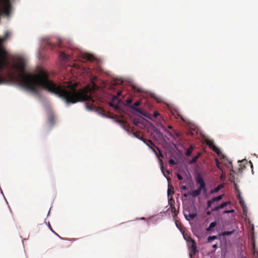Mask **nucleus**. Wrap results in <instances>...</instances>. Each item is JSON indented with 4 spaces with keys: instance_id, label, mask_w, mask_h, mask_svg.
<instances>
[{
    "instance_id": "22",
    "label": "nucleus",
    "mask_w": 258,
    "mask_h": 258,
    "mask_svg": "<svg viewBox=\"0 0 258 258\" xmlns=\"http://www.w3.org/2000/svg\"><path fill=\"white\" fill-rule=\"evenodd\" d=\"M47 226L49 228L50 231L53 233L54 234H55L56 236H57L58 238H59L60 239H64L63 238H61L56 232H55L54 231H52V229L50 226V223L48 222V224H47Z\"/></svg>"
},
{
    "instance_id": "6",
    "label": "nucleus",
    "mask_w": 258,
    "mask_h": 258,
    "mask_svg": "<svg viewBox=\"0 0 258 258\" xmlns=\"http://www.w3.org/2000/svg\"><path fill=\"white\" fill-rule=\"evenodd\" d=\"M154 134V138L155 139L160 143L161 141H164L165 140V137H164V135L161 133V132L158 130Z\"/></svg>"
},
{
    "instance_id": "3",
    "label": "nucleus",
    "mask_w": 258,
    "mask_h": 258,
    "mask_svg": "<svg viewBox=\"0 0 258 258\" xmlns=\"http://www.w3.org/2000/svg\"><path fill=\"white\" fill-rule=\"evenodd\" d=\"M128 107L132 109V110L135 111L136 112H138L141 115H142L145 117H147L149 119H150V120L152 119L150 114L144 112L143 110H141L140 108H137L133 106H128Z\"/></svg>"
},
{
    "instance_id": "17",
    "label": "nucleus",
    "mask_w": 258,
    "mask_h": 258,
    "mask_svg": "<svg viewBox=\"0 0 258 258\" xmlns=\"http://www.w3.org/2000/svg\"><path fill=\"white\" fill-rule=\"evenodd\" d=\"M240 204H241V205L242 206V208H243V212L244 213V214H246L247 213V207H246V205L244 201V200H241V203H240Z\"/></svg>"
},
{
    "instance_id": "54",
    "label": "nucleus",
    "mask_w": 258,
    "mask_h": 258,
    "mask_svg": "<svg viewBox=\"0 0 258 258\" xmlns=\"http://www.w3.org/2000/svg\"><path fill=\"white\" fill-rule=\"evenodd\" d=\"M116 101H117V103H122V104H124V103L122 102V101L120 99H117Z\"/></svg>"
},
{
    "instance_id": "50",
    "label": "nucleus",
    "mask_w": 258,
    "mask_h": 258,
    "mask_svg": "<svg viewBox=\"0 0 258 258\" xmlns=\"http://www.w3.org/2000/svg\"><path fill=\"white\" fill-rule=\"evenodd\" d=\"M138 139L142 141L144 144H146V141L142 137H139Z\"/></svg>"
},
{
    "instance_id": "7",
    "label": "nucleus",
    "mask_w": 258,
    "mask_h": 258,
    "mask_svg": "<svg viewBox=\"0 0 258 258\" xmlns=\"http://www.w3.org/2000/svg\"><path fill=\"white\" fill-rule=\"evenodd\" d=\"M55 124L54 117V115L50 113L48 116L47 120V125L50 128L53 127Z\"/></svg>"
},
{
    "instance_id": "42",
    "label": "nucleus",
    "mask_w": 258,
    "mask_h": 258,
    "mask_svg": "<svg viewBox=\"0 0 258 258\" xmlns=\"http://www.w3.org/2000/svg\"><path fill=\"white\" fill-rule=\"evenodd\" d=\"M176 176L179 180H181L183 178L182 176L178 173H177Z\"/></svg>"
},
{
    "instance_id": "14",
    "label": "nucleus",
    "mask_w": 258,
    "mask_h": 258,
    "mask_svg": "<svg viewBox=\"0 0 258 258\" xmlns=\"http://www.w3.org/2000/svg\"><path fill=\"white\" fill-rule=\"evenodd\" d=\"M143 119L148 123V124L149 125L150 130H151L152 132H153V134L158 130V129L156 127H155L152 123L146 120L145 119L143 118Z\"/></svg>"
},
{
    "instance_id": "5",
    "label": "nucleus",
    "mask_w": 258,
    "mask_h": 258,
    "mask_svg": "<svg viewBox=\"0 0 258 258\" xmlns=\"http://www.w3.org/2000/svg\"><path fill=\"white\" fill-rule=\"evenodd\" d=\"M224 194H222L221 195H219V196L217 197H215V198H212L211 200H209L208 202H207V206H208V208H210L212 203L215 202H218L220 200H221L223 198V197H224Z\"/></svg>"
},
{
    "instance_id": "4",
    "label": "nucleus",
    "mask_w": 258,
    "mask_h": 258,
    "mask_svg": "<svg viewBox=\"0 0 258 258\" xmlns=\"http://www.w3.org/2000/svg\"><path fill=\"white\" fill-rule=\"evenodd\" d=\"M183 214L185 219L188 221H190L191 219L195 218L197 216L196 212L190 213L189 211H188V213H186V211H183Z\"/></svg>"
},
{
    "instance_id": "45",
    "label": "nucleus",
    "mask_w": 258,
    "mask_h": 258,
    "mask_svg": "<svg viewBox=\"0 0 258 258\" xmlns=\"http://www.w3.org/2000/svg\"><path fill=\"white\" fill-rule=\"evenodd\" d=\"M102 116H103L104 118H110V119L112 118V116H108L104 113V114H102Z\"/></svg>"
},
{
    "instance_id": "18",
    "label": "nucleus",
    "mask_w": 258,
    "mask_h": 258,
    "mask_svg": "<svg viewBox=\"0 0 258 258\" xmlns=\"http://www.w3.org/2000/svg\"><path fill=\"white\" fill-rule=\"evenodd\" d=\"M235 231V229H233L231 231H223L221 233V235L223 236H228L233 234Z\"/></svg>"
},
{
    "instance_id": "8",
    "label": "nucleus",
    "mask_w": 258,
    "mask_h": 258,
    "mask_svg": "<svg viewBox=\"0 0 258 258\" xmlns=\"http://www.w3.org/2000/svg\"><path fill=\"white\" fill-rule=\"evenodd\" d=\"M202 191H203V189L198 187L196 190L193 191H189L188 195L193 198H196L201 195Z\"/></svg>"
},
{
    "instance_id": "62",
    "label": "nucleus",
    "mask_w": 258,
    "mask_h": 258,
    "mask_svg": "<svg viewBox=\"0 0 258 258\" xmlns=\"http://www.w3.org/2000/svg\"><path fill=\"white\" fill-rule=\"evenodd\" d=\"M188 149H190V151H192L193 149V147L192 146H190Z\"/></svg>"
},
{
    "instance_id": "40",
    "label": "nucleus",
    "mask_w": 258,
    "mask_h": 258,
    "mask_svg": "<svg viewBox=\"0 0 258 258\" xmlns=\"http://www.w3.org/2000/svg\"><path fill=\"white\" fill-rule=\"evenodd\" d=\"M155 148L157 149V150L159 151V155L158 156V157H160L162 158L163 157V155L161 153V151L160 150V149L157 147H155Z\"/></svg>"
},
{
    "instance_id": "38",
    "label": "nucleus",
    "mask_w": 258,
    "mask_h": 258,
    "mask_svg": "<svg viewBox=\"0 0 258 258\" xmlns=\"http://www.w3.org/2000/svg\"><path fill=\"white\" fill-rule=\"evenodd\" d=\"M119 125L120 126V127L124 130V131H126V128L125 127V126H124V125L123 124V121H122V122L119 124Z\"/></svg>"
},
{
    "instance_id": "58",
    "label": "nucleus",
    "mask_w": 258,
    "mask_h": 258,
    "mask_svg": "<svg viewBox=\"0 0 258 258\" xmlns=\"http://www.w3.org/2000/svg\"><path fill=\"white\" fill-rule=\"evenodd\" d=\"M188 196H189V195H188V194H184L183 195V196L184 197H185V198H187Z\"/></svg>"
},
{
    "instance_id": "15",
    "label": "nucleus",
    "mask_w": 258,
    "mask_h": 258,
    "mask_svg": "<svg viewBox=\"0 0 258 258\" xmlns=\"http://www.w3.org/2000/svg\"><path fill=\"white\" fill-rule=\"evenodd\" d=\"M83 57L84 59L89 61H92L94 59L93 55L89 53H85L83 55Z\"/></svg>"
},
{
    "instance_id": "39",
    "label": "nucleus",
    "mask_w": 258,
    "mask_h": 258,
    "mask_svg": "<svg viewBox=\"0 0 258 258\" xmlns=\"http://www.w3.org/2000/svg\"><path fill=\"white\" fill-rule=\"evenodd\" d=\"M165 132L170 137H172L173 138H174V136L172 135V134L169 132L168 131L166 128H165Z\"/></svg>"
},
{
    "instance_id": "57",
    "label": "nucleus",
    "mask_w": 258,
    "mask_h": 258,
    "mask_svg": "<svg viewBox=\"0 0 258 258\" xmlns=\"http://www.w3.org/2000/svg\"><path fill=\"white\" fill-rule=\"evenodd\" d=\"M211 212H212V211H211H211H207V213H206L207 215H210V214H211Z\"/></svg>"
},
{
    "instance_id": "34",
    "label": "nucleus",
    "mask_w": 258,
    "mask_h": 258,
    "mask_svg": "<svg viewBox=\"0 0 258 258\" xmlns=\"http://www.w3.org/2000/svg\"><path fill=\"white\" fill-rule=\"evenodd\" d=\"M219 209H220V206L219 205V206H217L215 207L214 208H212L211 209V211L212 212H214V211H218Z\"/></svg>"
},
{
    "instance_id": "47",
    "label": "nucleus",
    "mask_w": 258,
    "mask_h": 258,
    "mask_svg": "<svg viewBox=\"0 0 258 258\" xmlns=\"http://www.w3.org/2000/svg\"><path fill=\"white\" fill-rule=\"evenodd\" d=\"M96 111L97 112V113L99 115H101L102 116V114H104L103 113H102L101 112L99 111L97 109H95V111Z\"/></svg>"
},
{
    "instance_id": "55",
    "label": "nucleus",
    "mask_w": 258,
    "mask_h": 258,
    "mask_svg": "<svg viewBox=\"0 0 258 258\" xmlns=\"http://www.w3.org/2000/svg\"><path fill=\"white\" fill-rule=\"evenodd\" d=\"M250 168L251 169V173H252V174H253L254 172H253V165H252V164H251L250 165Z\"/></svg>"
},
{
    "instance_id": "37",
    "label": "nucleus",
    "mask_w": 258,
    "mask_h": 258,
    "mask_svg": "<svg viewBox=\"0 0 258 258\" xmlns=\"http://www.w3.org/2000/svg\"><path fill=\"white\" fill-rule=\"evenodd\" d=\"M169 163L171 164H177V162H176L174 160L172 159H169Z\"/></svg>"
},
{
    "instance_id": "32",
    "label": "nucleus",
    "mask_w": 258,
    "mask_h": 258,
    "mask_svg": "<svg viewBox=\"0 0 258 258\" xmlns=\"http://www.w3.org/2000/svg\"><path fill=\"white\" fill-rule=\"evenodd\" d=\"M111 119H112L114 122H115V123H117L119 124L122 122L121 120H118L114 117H112V118Z\"/></svg>"
},
{
    "instance_id": "41",
    "label": "nucleus",
    "mask_w": 258,
    "mask_h": 258,
    "mask_svg": "<svg viewBox=\"0 0 258 258\" xmlns=\"http://www.w3.org/2000/svg\"><path fill=\"white\" fill-rule=\"evenodd\" d=\"M126 102H127V104H124V105H125V106H127V107H128V106H129V105H128V104H130L132 103V99H127V100H126Z\"/></svg>"
},
{
    "instance_id": "26",
    "label": "nucleus",
    "mask_w": 258,
    "mask_h": 258,
    "mask_svg": "<svg viewBox=\"0 0 258 258\" xmlns=\"http://www.w3.org/2000/svg\"><path fill=\"white\" fill-rule=\"evenodd\" d=\"M212 150L214 151L218 155H220L221 154V150L217 147H215Z\"/></svg>"
},
{
    "instance_id": "59",
    "label": "nucleus",
    "mask_w": 258,
    "mask_h": 258,
    "mask_svg": "<svg viewBox=\"0 0 258 258\" xmlns=\"http://www.w3.org/2000/svg\"><path fill=\"white\" fill-rule=\"evenodd\" d=\"M133 136H134V137H135V138H137V139H138V138H139V137H138V136L136 134H135V133H134V134H133Z\"/></svg>"
},
{
    "instance_id": "51",
    "label": "nucleus",
    "mask_w": 258,
    "mask_h": 258,
    "mask_svg": "<svg viewBox=\"0 0 258 258\" xmlns=\"http://www.w3.org/2000/svg\"><path fill=\"white\" fill-rule=\"evenodd\" d=\"M159 114H159V112H158L156 111V112H155L154 113V114H153V115H154V116L155 117H157V116H158L159 115Z\"/></svg>"
},
{
    "instance_id": "9",
    "label": "nucleus",
    "mask_w": 258,
    "mask_h": 258,
    "mask_svg": "<svg viewBox=\"0 0 258 258\" xmlns=\"http://www.w3.org/2000/svg\"><path fill=\"white\" fill-rule=\"evenodd\" d=\"M150 149H151L154 154H156V150L151 146L152 145L156 147L155 145L153 144V143L152 142L151 140H149L147 142H146V144H145Z\"/></svg>"
},
{
    "instance_id": "61",
    "label": "nucleus",
    "mask_w": 258,
    "mask_h": 258,
    "mask_svg": "<svg viewBox=\"0 0 258 258\" xmlns=\"http://www.w3.org/2000/svg\"><path fill=\"white\" fill-rule=\"evenodd\" d=\"M212 229L210 228V227L209 226L207 229H206V230L207 231H210Z\"/></svg>"
},
{
    "instance_id": "1",
    "label": "nucleus",
    "mask_w": 258,
    "mask_h": 258,
    "mask_svg": "<svg viewBox=\"0 0 258 258\" xmlns=\"http://www.w3.org/2000/svg\"><path fill=\"white\" fill-rule=\"evenodd\" d=\"M25 67V62L22 59L14 60L9 63L5 56H0V71L8 68L11 79L19 80L23 88L36 95H39L38 87L44 89L64 101L67 106L91 99L86 89L77 90L73 85H57L49 79L45 71L39 70L35 73H26Z\"/></svg>"
},
{
    "instance_id": "12",
    "label": "nucleus",
    "mask_w": 258,
    "mask_h": 258,
    "mask_svg": "<svg viewBox=\"0 0 258 258\" xmlns=\"http://www.w3.org/2000/svg\"><path fill=\"white\" fill-rule=\"evenodd\" d=\"M224 184H221L218 185L214 189H212L211 190L210 194H214L215 193L218 192L221 188H222L224 187Z\"/></svg>"
},
{
    "instance_id": "56",
    "label": "nucleus",
    "mask_w": 258,
    "mask_h": 258,
    "mask_svg": "<svg viewBox=\"0 0 258 258\" xmlns=\"http://www.w3.org/2000/svg\"><path fill=\"white\" fill-rule=\"evenodd\" d=\"M176 113H177V115H178V116H180V117H181V118L182 120H183V119L182 117V116L179 114V112H178V111H176Z\"/></svg>"
},
{
    "instance_id": "16",
    "label": "nucleus",
    "mask_w": 258,
    "mask_h": 258,
    "mask_svg": "<svg viewBox=\"0 0 258 258\" xmlns=\"http://www.w3.org/2000/svg\"><path fill=\"white\" fill-rule=\"evenodd\" d=\"M200 155H201L200 153H199L197 155V156L194 157L190 160H189L188 161V163L190 164L195 163L197 162V161L198 159L199 158V156H200Z\"/></svg>"
},
{
    "instance_id": "25",
    "label": "nucleus",
    "mask_w": 258,
    "mask_h": 258,
    "mask_svg": "<svg viewBox=\"0 0 258 258\" xmlns=\"http://www.w3.org/2000/svg\"><path fill=\"white\" fill-rule=\"evenodd\" d=\"M10 83L9 80L2 79L0 77V84H8Z\"/></svg>"
},
{
    "instance_id": "20",
    "label": "nucleus",
    "mask_w": 258,
    "mask_h": 258,
    "mask_svg": "<svg viewBox=\"0 0 258 258\" xmlns=\"http://www.w3.org/2000/svg\"><path fill=\"white\" fill-rule=\"evenodd\" d=\"M191 242L192 243V249L194 253H196V252H198V250L197 249V246L196 245V242L194 239L191 240Z\"/></svg>"
},
{
    "instance_id": "10",
    "label": "nucleus",
    "mask_w": 258,
    "mask_h": 258,
    "mask_svg": "<svg viewBox=\"0 0 258 258\" xmlns=\"http://www.w3.org/2000/svg\"><path fill=\"white\" fill-rule=\"evenodd\" d=\"M206 144L208 145V146L212 149H214L216 146L215 145L214 141L210 139H206L205 140Z\"/></svg>"
},
{
    "instance_id": "35",
    "label": "nucleus",
    "mask_w": 258,
    "mask_h": 258,
    "mask_svg": "<svg viewBox=\"0 0 258 258\" xmlns=\"http://www.w3.org/2000/svg\"><path fill=\"white\" fill-rule=\"evenodd\" d=\"M165 170H166V169L165 168V167L163 165H161V170L162 172L163 173L164 177H165L167 178V177L165 176V175L164 173V171H165Z\"/></svg>"
},
{
    "instance_id": "63",
    "label": "nucleus",
    "mask_w": 258,
    "mask_h": 258,
    "mask_svg": "<svg viewBox=\"0 0 258 258\" xmlns=\"http://www.w3.org/2000/svg\"><path fill=\"white\" fill-rule=\"evenodd\" d=\"M62 56L63 58H67V57H66V55H65V54L63 53L62 54Z\"/></svg>"
},
{
    "instance_id": "46",
    "label": "nucleus",
    "mask_w": 258,
    "mask_h": 258,
    "mask_svg": "<svg viewBox=\"0 0 258 258\" xmlns=\"http://www.w3.org/2000/svg\"><path fill=\"white\" fill-rule=\"evenodd\" d=\"M238 192H239V193H238V199H239V201H240V202H240V203H241V199H242V200H243V198L241 197V193H240V192L239 190H238Z\"/></svg>"
},
{
    "instance_id": "52",
    "label": "nucleus",
    "mask_w": 258,
    "mask_h": 258,
    "mask_svg": "<svg viewBox=\"0 0 258 258\" xmlns=\"http://www.w3.org/2000/svg\"><path fill=\"white\" fill-rule=\"evenodd\" d=\"M181 189H182L183 190H186L187 189V186L186 185H182L181 186Z\"/></svg>"
},
{
    "instance_id": "31",
    "label": "nucleus",
    "mask_w": 258,
    "mask_h": 258,
    "mask_svg": "<svg viewBox=\"0 0 258 258\" xmlns=\"http://www.w3.org/2000/svg\"><path fill=\"white\" fill-rule=\"evenodd\" d=\"M245 168V166H241L240 165H239V167L238 168V172L240 173H242Z\"/></svg>"
},
{
    "instance_id": "28",
    "label": "nucleus",
    "mask_w": 258,
    "mask_h": 258,
    "mask_svg": "<svg viewBox=\"0 0 258 258\" xmlns=\"http://www.w3.org/2000/svg\"><path fill=\"white\" fill-rule=\"evenodd\" d=\"M133 122L135 125H138L140 123H141V122L139 121V119L138 118H134L133 120Z\"/></svg>"
},
{
    "instance_id": "53",
    "label": "nucleus",
    "mask_w": 258,
    "mask_h": 258,
    "mask_svg": "<svg viewBox=\"0 0 258 258\" xmlns=\"http://www.w3.org/2000/svg\"><path fill=\"white\" fill-rule=\"evenodd\" d=\"M213 247L215 249H217L218 248V245L217 244H214L213 245Z\"/></svg>"
},
{
    "instance_id": "60",
    "label": "nucleus",
    "mask_w": 258,
    "mask_h": 258,
    "mask_svg": "<svg viewBox=\"0 0 258 258\" xmlns=\"http://www.w3.org/2000/svg\"><path fill=\"white\" fill-rule=\"evenodd\" d=\"M121 94V91H118L117 93V95L118 96H120V95Z\"/></svg>"
},
{
    "instance_id": "29",
    "label": "nucleus",
    "mask_w": 258,
    "mask_h": 258,
    "mask_svg": "<svg viewBox=\"0 0 258 258\" xmlns=\"http://www.w3.org/2000/svg\"><path fill=\"white\" fill-rule=\"evenodd\" d=\"M217 238V237L216 235L209 236L208 237V241L210 242L211 240H215Z\"/></svg>"
},
{
    "instance_id": "36",
    "label": "nucleus",
    "mask_w": 258,
    "mask_h": 258,
    "mask_svg": "<svg viewBox=\"0 0 258 258\" xmlns=\"http://www.w3.org/2000/svg\"><path fill=\"white\" fill-rule=\"evenodd\" d=\"M192 151H190V149H187L185 152V155L187 156H190L191 154Z\"/></svg>"
},
{
    "instance_id": "24",
    "label": "nucleus",
    "mask_w": 258,
    "mask_h": 258,
    "mask_svg": "<svg viewBox=\"0 0 258 258\" xmlns=\"http://www.w3.org/2000/svg\"><path fill=\"white\" fill-rule=\"evenodd\" d=\"M85 108L86 109L90 111H94L96 108H94L93 107H92L88 105L87 103H86L85 104Z\"/></svg>"
},
{
    "instance_id": "30",
    "label": "nucleus",
    "mask_w": 258,
    "mask_h": 258,
    "mask_svg": "<svg viewBox=\"0 0 258 258\" xmlns=\"http://www.w3.org/2000/svg\"><path fill=\"white\" fill-rule=\"evenodd\" d=\"M187 173L186 174V177H187V179H188L190 181L192 182V178H191L190 173L189 172V171L188 170L187 171Z\"/></svg>"
},
{
    "instance_id": "33",
    "label": "nucleus",
    "mask_w": 258,
    "mask_h": 258,
    "mask_svg": "<svg viewBox=\"0 0 258 258\" xmlns=\"http://www.w3.org/2000/svg\"><path fill=\"white\" fill-rule=\"evenodd\" d=\"M234 210L233 209L226 210L224 211V213H225V214H229V213H234Z\"/></svg>"
},
{
    "instance_id": "2",
    "label": "nucleus",
    "mask_w": 258,
    "mask_h": 258,
    "mask_svg": "<svg viewBox=\"0 0 258 258\" xmlns=\"http://www.w3.org/2000/svg\"><path fill=\"white\" fill-rule=\"evenodd\" d=\"M196 180L197 183L200 184V186L198 187L203 189V191L206 193L207 191V189L206 188V184L203 179V178L202 177L201 174L200 173H198L197 174Z\"/></svg>"
},
{
    "instance_id": "64",
    "label": "nucleus",
    "mask_w": 258,
    "mask_h": 258,
    "mask_svg": "<svg viewBox=\"0 0 258 258\" xmlns=\"http://www.w3.org/2000/svg\"><path fill=\"white\" fill-rule=\"evenodd\" d=\"M175 134L176 137H178L179 136V134L178 133L175 132Z\"/></svg>"
},
{
    "instance_id": "43",
    "label": "nucleus",
    "mask_w": 258,
    "mask_h": 258,
    "mask_svg": "<svg viewBox=\"0 0 258 258\" xmlns=\"http://www.w3.org/2000/svg\"><path fill=\"white\" fill-rule=\"evenodd\" d=\"M141 101H137L134 102V105L135 107V106H139L141 104Z\"/></svg>"
},
{
    "instance_id": "13",
    "label": "nucleus",
    "mask_w": 258,
    "mask_h": 258,
    "mask_svg": "<svg viewBox=\"0 0 258 258\" xmlns=\"http://www.w3.org/2000/svg\"><path fill=\"white\" fill-rule=\"evenodd\" d=\"M143 119L148 123V124L149 125L150 130H151L152 132H153V134L158 130V129L156 127H155L152 123L146 120L145 119L143 118Z\"/></svg>"
},
{
    "instance_id": "48",
    "label": "nucleus",
    "mask_w": 258,
    "mask_h": 258,
    "mask_svg": "<svg viewBox=\"0 0 258 258\" xmlns=\"http://www.w3.org/2000/svg\"><path fill=\"white\" fill-rule=\"evenodd\" d=\"M171 190L170 189V188H169L168 187V189H167V196L169 197L170 194H171Z\"/></svg>"
},
{
    "instance_id": "44",
    "label": "nucleus",
    "mask_w": 258,
    "mask_h": 258,
    "mask_svg": "<svg viewBox=\"0 0 258 258\" xmlns=\"http://www.w3.org/2000/svg\"><path fill=\"white\" fill-rule=\"evenodd\" d=\"M235 173V171H234L233 169H231L230 171V175L232 177V178L234 179V176H233V174Z\"/></svg>"
},
{
    "instance_id": "19",
    "label": "nucleus",
    "mask_w": 258,
    "mask_h": 258,
    "mask_svg": "<svg viewBox=\"0 0 258 258\" xmlns=\"http://www.w3.org/2000/svg\"><path fill=\"white\" fill-rule=\"evenodd\" d=\"M9 35V32L8 31L5 32L3 36L0 38V42L3 43L4 41H5L7 39Z\"/></svg>"
},
{
    "instance_id": "21",
    "label": "nucleus",
    "mask_w": 258,
    "mask_h": 258,
    "mask_svg": "<svg viewBox=\"0 0 258 258\" xmlns=\"http://www.w3.org/2000/svg\"><path fill=\"white\" fill-rule=\"evenodd\" d=\"M109 105L113 108L116 110L120 111V108L117 105H114L113 103L110 102L108 103Z\"/></svg>"
},
{
    "instance_id": "27",
    "label": "nucleus",
    "mask_w": 258,
    "mask_h": 258,
    "mask_svg": "<svg viewBox=\"0 0 258 258\" xmlns=\"http://www.w3.org/2000/svg\"><path fill=\"white\" fill-rule=\"evenodd\" d=\"M217 223L216 221H215L211 222L210 224L209 227H210V228L212 229V228L215 227L217 226Z\"/></svg>"
},
{
    "instance_id": "23",
    "label": "nucleus",
    "mask_w": 258,
    "mask_h": 258,
    "mask_svg": "<svg viewBox=\"0 0 258 258\" xmlns=\"http://www.w3.org/2000/svg\"><path fill=\"white\" fill-rule=\"evenodd\" d=\"M231 202L230 201H227V202H224L222 204H221L219 206H220V209H222L223 208H224L225 207H226V206L228 205H230L231 204Z\"/></svg>"
},
{
    "instance_id": "11",
    "label": "nucleus",
    "mask_w": 258,
    "mask_h": 258,
    "mask_svg": "<svg viewBox=\"0 0 258 258\" xmlns=\"http://www.w3.org/2000/svg\"><path fill=\"white\" fill-rule=\"evenodd\" d=\"M164 137H165V140L164 141H161L160 143L161 144H166L167 146L172 147V145L176 147V145L174 143H171V144H169L168 143V142L169 141V138H168L166 136H164Z\"/></svg>"
},
{
    "instance_id": "49",
    "label": "nucleus",
    "mask_w": 258,
    "mask_h": 258,
    "mask_svg": "<svg viewBox=\"0 0 258 258\" xmlns=\"http://www.w3.org/2000/svg\"><path fill=\"white\" fill-rule=\"evenodd\" d=\"M117 99L118 98H117V96H116L113 95V96H112V101H114L115 100H117Z\"/></svg>"
}]
</instances>
